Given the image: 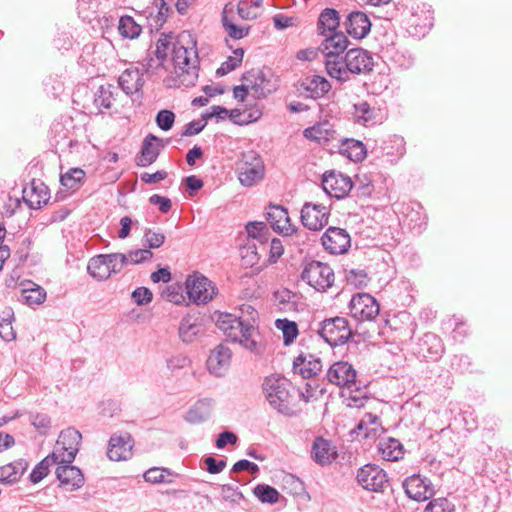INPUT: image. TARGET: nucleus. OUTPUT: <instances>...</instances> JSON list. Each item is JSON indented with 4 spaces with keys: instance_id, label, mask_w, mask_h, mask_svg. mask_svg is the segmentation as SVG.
<instances>
[{
    "instance_id": "nucleus-40",
    "label": "nucleus",
    "mask_w": 512,
    "mask_h": 512,
    "mask_svg": "<svg viewBox=\"0 0 512 512\" xmlns=\"http://www.w3.org/2000/svg\"><path fill=\"white\" fill-rule=\"evenodd\" d=\"M27 468L25 462H15L0 467V482H16Z\"/></svg>"
},
{
    "instance_id": "nucleus-33",
    "label": "nucleus",
    "mask_w": 512,
    "mask_h": 512,
    "mask_svg": "<svg viewBox=\"0 0 512 512\" xmlns=\"http://www.w3.org/2000/svg\"><path fill=\"white\" fill-rule=\"evenodd\" d=\"M340 24V17L338 11L333 8H325L319 15L317 22L318 34L327 36L337 33V28Z\"/></svg>"
},
{
    "instance_id": "nucleus-19",
    "label": "nucleus",
    "mask_w": 512,
    "mask_h": 512,
    "mask_svg": "<svg viewBox=\"0 0 512 512\" xmlns=\"http://www.w3.org/2000/svg\"><path fill=\"white\" fill-rule=\"evenodd\" d=\"M56 476L60 486L66 491L80 489L84 485V475L82 471L71 463H57Z\"/></svg>"
},
{
    "instance_id": "nucleus-25",
    "label": "nucleus",
    "mask_w": 512,
    "mask_h": 512,
    "mask_svg": "<svg viewBox=\"0 0 512 512\" xmlns=\"http://www.w3.org/2000/svg\"><path fill=\"white\" fill-rule=\"evenodd\" d=\"M161 141V139L153 134H149L144 138L141 154L136 160L138 166L147 167L156 161L160 153V146H163Z\"/></svg>"
},
{
    "instance_id": "nucleus-20",
    "label": "nucleus",
    "mask_w": 512,
    "mask_h": 512,
    "mask_svg": "<svg viewBox=\"0 0 512 512\" xmlns=\"http://www.w3.org/2000/svg\"><path fill=\"white\" fill-rule=\"evenodd\" d=\"M324 37L325 38L320 45V50L324 54L325 64L329 63L330 60L332 61L333 56H337L339 62H341L344 57L341 54L348 48V38L342 32H337Z\"/></svg>"
},
{
    "instance_id": "nucleus-62",
    "label": "nucleus",
    "mask_w": 512,
    "mask_h": 512,
    "mask_svg": "<svg viewBox=\"0 0 512 512\" xmlns=\"http://www.w3.org/2000/svg\"><path fill=\"white\" fill-rule=\"evenodd\" d=\"M204 463L207 471L211 474L220 473L226 467V461L217 460L212 456L206 457Z\"/></svg>"
},
{
    "instance_id": "nucleus-18",
    "label": "nucleus",
    "mask_w": 512,
    "mask_h": 512,
    "mask_svg": "<svg viewBox=\"0 0 512 512\" xmlns=\"http://www.w3.org/2000/svg\"><path fill=\"white\" fill-rule=\"evenodd\" d=\"M403 488L406 495L416 501H425L434 494L431 481L420 475H412L407 477L403 482Z\"/></svg>"
},
{
    "instance_id": "nucleus-27",
    "label": "nucleus",
    "mask_w": 512,
    "mask_h": 512,
    "mask_svg": "<svg viewBox=\"0 0 512 512\" xmlns=\"http://www.w3.org/2000/svg\"><path fill=\"white\" fill-rule=\"evenodd\" d=\"M300 87L305 93V96L312 99L321 98L331 89L330 83L319 75L304 78Z\"/></svg>"
},
{
    "instance_id": "nucleus-21",
    "label": "nucleus",
    "mask_w": 512,
    "mask_h": 512,
    "mask_svg": "<svg viewBox=\"0 0 512 512\" xmlns=\"http://www.w3.org/2000/svg\"><path fill=\"white\" fill-rule=\"evenodd\" d=\"M444 353V346L439 336L434 333H426L419 340L418 354L430 361H437Z\"/></svg>"
},
{
    "instance_id": "nucleus-42",
    "label": "nucleus",
    "mask_w": 512,
    "mask_h": 512,
    "mask_svg": "<svg viewBox=\"0 0 512 512\" xmlns=\"http://www.w3.org/2000/svg\"><path fill=\"white\" fill-rule=\"evenodd\" d=\"M21 299L29 306L40 305L46 299V291L42 287L31 283V287L22 289Z\"/></svg>"
},
{
    "instance_id": "nucleus-22",
    "label": "nucleus",
    "mask_w": 512,
    "mask_h": 512,
    "mask_svg": "<svg viewBox=\"0 0 512 512\" xmlns=\"http://www.w3.org/2000/svg\"><path fill=\"white\" fill-rule=\"evenodd\" d=\"M267 221L275 231L283 235H292L297 231V228L290 223L288 211L282 206L270 207L267 212Z\"/></svg>"
},
{
    "instance_id": "nucleus-1",
    "label": "nucleus",
    "mask_w": 512,
    "mask_h": 512,
    "mask_svg": "<svg viewBox=\"0 0 512 512\" xmlns=\"http://www.w3.org/2000/svg\"><path fill=\"white\" fill-rule=\"evenodd\" d=\"M258 312L249 304L240 307V315L219 313L216 316V326L232 342L239 343L247 350L259 353L258 329L256 321Z\"/></svg>"
},
{
    "instance_id": "nucleus-56",
    "label": "nucleus",
    "mask_w": 512,
    "mask_h": 512,
    "mask_svg": "<svg viewBox=\"0 0 512 512\" xmlns=\"http://www.w3.org/2000/svg\"><path fill=\"white\" fill-rule=\"evenodd\" d=\"M128 264H139L152 258L153 253L150 249H137L126 254Z\"/></svg>"
},
{
    "instance_id": "nucleus-12",
    "label": "nucleus",
    "mask_w": 512,
    "mask_h": 512,
    "mask_svg": "<svg viewBox=\"0 0 512 512\" xmlns=\"http://www.w3.org/2000/svg\"><path fill=\"white\" fill-rule=\"evenodd\" d=\"M349 308L352 317L360 321L373 320L380 311L376 299L367 293L354 295L350 301Z\"/></svg>"
},
{
    "instance_id": "nucleus-45",
    "label": "nucleus",
    "mask_w": 512,
    "mask_h": 512,
    "mask_svg": "<svg viewBox=\"0 0 512 512\" xmlns=\"http://www.w3.org/2000/svg\"><path fill=\"white\" fill-rule=\"evenodd\" d=\"M119 33L129 39L137 38L141 33V26L131 16H122L119 20Z\"/></svg>"
},
{
    "instance_id": "nucleus-26",
    "label": "nucleus",
    "mask_w": 512,
    "mask_h": 512,
    "mask_svg": "<svg viewBox=\"0 0 512 512\" xmlns=\"http://www.w3.org/2000/svg\"><path fill=\"white\" fill-rule=\"evenodd\" d=\"M294 371L303 378H311L321 371L322 363L320 358L313 354H300L293 362Z\"/></svg>"
},
{
    "instance_id": "nucleus-47",
    "label": "nucleus",
    "mask_w": 512,
    "mask_h": 512,
    "mask_svg": "<svg viewBox=\"0 0 512 512\" xmlns=\"http://www.w3.org/2000/svg\"><path fill=\"white\" fill-rule=\"evenodd\" d=\"M276 327L283 333V341L285 345H290L298 336V326L294 321L287 319H277Z\"/></svg>"
},
{
    "instance_id": "nucleus-41",
    "label": "nucleus",
    "mask_w": 512,
    "mask_h": 512,
    "mask_svg": "<svg viewBox=\"0 0 512 512\" xmlns=\"http://www.w3.org/2000/svg\"><path fill=\"white\" fill-rule=\"evenodd\" d=\"M85 172L80 168H71L60 177V182L68 190L76 191L83 184Z\"/></svg>"
},
{
    "instance_id": "nucleus-31",
    "label": "nucleus",
    "mask_w": 512,
    "mask_h": 512,
    "mask_svg": "<svg viewBox=\"0 0 512 512\" xmlns=\"http://www.w3.org/2000/svg\"><path fill=\"white\" fill-rule=\"evenodd\" d=\"M142 74L137 68H128L118 78L120 88L127 95L139 92L143 86Z\"/></svg>"
},
{
    "instance_id": "nucleus-43",
    "label": "nucleus",
    "mask_w": 512,
    "mask_h": 512,
    "mask_svg": "<svg viewBox=\"0 0 512 512\" xmlns=\"http://www.w3.org/2000/svg\"><path fill=\"white\" fill-rule=\"evenodd\" d=\"M307 139L316 141L318 143L328 142L331 136V129L328 123H322L306 128L303 132Z\"/></svg>"
},
{
    "instance_id": "nucleus-17",
    "label": "nucleus",
    "mask_w": 512,
    "mask_h": 512,
    "mask_svg": "<svg viewBox=\"0 0 512 512\" xmlns=\"http://www.w3.org/2000/svg\"><path fill=\"white\" fill-rule=\"evenodd\" d=\"M322 245L331 254H344L350 247V236L345 229L329 227L322 238Z\"/></svg>"
},
{
    "instance_id": "nucleus-54",
    "label": "nucleus",
    "mask_w": 512,
    "mask_h": 512,
    "mask_svg": "<svg viewBox=\"0 0 512 512\" xmlns=\"http://www.w3.org/2000/svg\"><path fill=\"white\" fill-rule=\"evenodd\" d=\"M175 120V115L170 110H160L156 115L157 126L163 130L168 131L172 128Z\"/></svg>"
},
{
    "instance_id": "nucleus-51",
    "label": "nucleus",
    "mask_w": 512,
    "mask_h": 512,
    "mask_svg": "<svg viewBox=\"0 0 512 512\" xmlns=\"http://www.w3.org/2000/svg\"><path fill=\"white\" fill-rule=\"evenodd\" d=\"M382 152L386 156L400 157L405 152L404 141L402 137L394 136L389 143L385 142L382 146Z\"/></svg>"
},
{
    "instance_id": "nucleus-9",
    "label": "nucleus",
    "mask_w": 512,
    "mask_h": 512,
    "mask_svg": "<svg viewBox=\"0 0 512 512\" xmlns=\"http://www.w3.org/2000/svg\"><path fill=\"white\" fill-rule=\"evenodd\" d=\"M82 440L81 433L75 428H67L61 431L52 453L59 463H72L79 451Z\"/></svg>"
},
{
    "instance_id": "nucleus-64",
    "label": "nucleus",
    "mask_w": 512,
    "mask_h": 512,
    "mask_svg": "<svg viewBox=\"0 0 512 512\" xmlns=\"http://www.w3.org/2000/svg\"><path fill=\"white\" fill-rule=\"evenodd\" d=\"M0 337L5 341L15 339L16 334L9 319H2L0 321Z\"/></svg>"
},
{
    "instance_id": "nucleus-11",
    "label": "nucleus",
    "mask_w": 512,
    "mask_h": 512,
    "mask_svg": "<svg viewBox=\"0 0 512 512\" xmlns=\"http://www.w3.org/2000/svg\"><path fill=\"white\" fill-rule=\"evenodd\" d=\"M357 481L364 489L373 492H383L388 486L385 471L372 464L364 465L358 470Z\"/></svg>"
},
{
    "instance_id": "nucleus-35",
    "label": "nucleus",
    "mask_w": 512,
    "mask_h": 512,
    "mask_svg": "<svg viewBox=\"0 0 512 512\" xmlns=\"http://www.w3.org/2000/svg\"><path fill=\"white\" fill-rule=\"evenodd\" d=\"M23 198L30 208L38 209L49 200L48 188L43 183L33 182L31 188L23 190Z\"/></svg>"
},
{
    "instance_id": "nucleus-57",
    "label": "nucleus",
    "mask_w": 512,
    "mask_h": 512,
    "mask_svg": "<svg viewBox=\"0 0 512 512\" xmlns=\"http://www.w3.org/2000/svg\"><path fill=\"white\" fill-rule=\"evenodd\" d=\"M152 298V292L146 287H139L132 292V299L137 305L148 304Z\"/></svg>"
},
{
    "instance_id": "nucleus-16",
    "label": "nucleus",
    "mask_w": 512,
    "mask_h": 512,
    "mask_svg": "<svg viewBox=\"0 0 512 512\" xmlns=\"http://www.w3.org/2000/svg\"><path fill=\"white\" fill-rule=\"evenodd\" d=\"M232 358V351L225 344L221 343L211 350L206 366L210 374L215 377H223L229 370Z\"/></svg>"
},
{
    "instance_id": "nucleus-63",
    "label": "nucleus",
    "mask_w": 512,
    "mask_h": 512,
    "mask_svg": "<svg viewBox=\"0 0 512 512\" xmlns=\"http://www.w3.org/2000/svg\"><path fill=\"white\" fill-rule=\"evenodd\" d=\"M149 202L152 205H157L162 213H168L171 209V200L167 197L154 194L149 198Z\"/></svg>"
},
{
    "instance_id": "nucleus-32",
    "label": "nucleus",
    "mask_w": 512,
    "mask_h": 512,
    "mask_svg": "<svg viewBox=\"0 0 512 512\" xmlns=\"http://www.w3.org/2000/svg\"><path fill=\"white\" fill-rule=\"evenodd\" d=\"M377 449L382 459L386 461H398L404 455L402 444L399 440L392 437L380 439Z\"/></svg>"
},
{
    "instance_id": "nucleus-7",
    "label": "nucleus",
    "mask_w": 512,
    "mask_h": 512,
    "mask_svg": "<svg viewBox=\"0 0 512 512\" xmlns=\"http://www.w3.org/2000/svg\"><path fill=\"white\" fill-rule=\"evenodd\" d=\"M319 335L330 346H339L347 343L352 337L353 331L345 317L337 316L325 319L321 323Z\"/></svg>"
},
{
    "instance_id": "nucleus-37",
    "label": "nucleus",
    "mask_w": 512,
    "mask_h": 512,
    "mask_svg": "<svg viewBox=\"0 0 512 512\" xmlns=\"http://www.w3.org/2000/svg\"><path fill=\"white\" fill-rule=\"evenodd\" d=\"M248 237L259 243L261 252L266 251L267 241L269 240V229L264 222H249L246 225Z\"/></svg>"
},
{
    "instance_id": "nucleus-44",
    "label": "nucleus",
    "mask_w": 512,
    "mask_h": 512,
    "mask_svg": "<svg viewBox=\"0 0 512 512\" xmlns=\"http://www.w3.org/2000/svg\"><path fill=\"white\" fill-rule=\"evenodd\" d=\"M59 463L57 458L53 457V454L48 455L43 460H41L30 473V480L32 483H39L44 479L45 476L49 473V467L52 464Z\"/></svg>"
},
{
    "instance_id": "nucleus-36",
    "label": "nucleus",
    "mask_w": 512,
    "mask_h": 512,
    "mask_svg": "<svg viewBox=\"0 0 512 512\" xmlns=\"http://www.w3.org/2000/svg\"><path fill=\"white\" fill-rule=\"evenodd\" d=\"M202 332V324L198 318L184 317L179 325V336L185 343H191Z\"/></svg>"
},
{
    "instance_id": "nucleus-23",
    "label": "nucleus",
    "mask_w": 512,
    "mask_h": 512,
    "mask_svg": "<svg viewBox=\"0 0 512 512\" xmlns=\"http://www.w3.org/2000/svg\"><path fill=\"white\" fill-rule=\"evenodd\" d=\"M346 31L356 39L364 38L371 28V22L368 16L361 11L351 12L345 21Z\"/></svg>"
},
{
    "instance_id": "nucleus-13",
    "label": "nucleus",
    "mask_w": 512,
    "mask_h": 512,
    "mask_svg": "<svg viewBox=\"0 0 512 512\" xmlns=\"http://www.w3.org/2000/svg\"><path fill=\"white\" fill-rule=\"evenodd\" d=\"M134 444V439L129 433H114L108 442L107 457L112 461L129 460L133 456Z\"/></svg>"
},
{
    "instance_id": "nucleus-29",
    "label": "nucleus",
    "mask_w": 512,
    "mask_h": 512,
    "mask_svg": "<svg viewBox=\"0 0 512 512\" xmlns=\"http://www.w3.org/2000/svg\"><path fill=\"white\" fill-rule=\"evenodd\" d=\"M117 256H106L105 254H100L92 257L87 265V271L91 277L98 281L106 280L113 273L110 264L111 258H116Z\"/></svg>"
},
{
    "instance_id": "nucleus-61",
    "label": "nucleus",
    "mask_w": 512,
    "mask_h": 512,
    "mask_svg": "<svg viewBox=\"0 0 512 512\" xmlns=\"http://www.w3.org/2000/svg\"><path fill=\"white\" fill-rule=\"evenodd\" d=\"M222 497L224 500H229L231 502H237L238 500L243 498V495L238 488H234L229 484H224L221 486Z\"/></svg>"
},
{
    "instance_id": "nucleus-14",
    "label": "nucleus",
    "mask_w": 512,
    "mask_h": 512,
    "mask_svg": "<svg viewBox=\"0 0 512 512\" xmlns=\"http://www.w3.org/2000/svg\"><path fill=\"white\" fill-rule=\"evenodd\" d=\"M329 209L322 204L306 202L301 209V222L304 227L312 231H319L327 225Z\"/></svg>"
},
{
    "instance_id": "nucleus-39",
    "label": "nucleus",
    "mask_w": 512,
    "mask_h": 512,
    "mask_svg": "<svg viewBox=\"0 0 512 512\" xmlns=\"http://www.w3.org/2000/svg\"><path fill=\"white\" fill-rule=\"evenodd\" d=\"M341 153L354 162L365 158L366 149L362 142L355 139H345L341 145Z\"/></svg>"
},
{
    "instance_id": "nucleus-2",
    "label": "nucleus",
    "mask_w": 512,
    "mask_h": 512,
    "mask_svg": "<svg viewBox=\"0 0 512 512\" xmlns=\"http://www.w3.org/2000/svg\"><path fill=\"white\" fill-rule=\"evenodd\" d=\"M172 63L175 74L178 77H183L184 85L195 84L198 78L199 57L197 40L189 31L181 32L173 43Z\"/></svg>"
},
{
    "instance_id": "nucleus-15",
    "label": "nucleus",
    "mask_w": 512,
    "mask_h": 512,
    "mask_svg": "<svg viewBox=\"0 0 512 512\" xmlns=\"http://www.w3.org/2000/svg\"><path fill=\"white\" fill-rule=\"evenodd\" d=\"M323 190L330 196L342 199L351 191L353 184L350 177L335 171H328L322 177Z\"/></svg>"
},
{
    "instance_id": "nucleus-5",
    "label": "nucleus",
    "mask_w": 512,
    "mask_h": 512,
    "mask_svg": "<svg viewBox=\"0 0 512 512\" xmlns=\"http://www.w3.org/2000/svg\"><path fill=\"white\" fill-rule=\"evenodd\" d=\"M291 383L284 377L271 375L264 380L263 392L269 405L285 416L296 413Z\"/></svg>"
},
{
    "instance_id": "nucleus-55",
    "label": "nucleus",
    "mask_w": 512,
    "mask_h": 512,
    "mask_svg": "<svg viewBox=\"0 0 512 512\" xmlns=\"http://www.w3.org/2000/svg\"><path fill=\"white\" fill-rule=\"evenodd\" d=\"M31 424L39 433L45 435L51 427V420L48 415L38 413L31 416Z\"/></svg>"
},
{
    "instance_id": "nucleus-53",
    "label": "nucleus",
    "mask_w": 512,
    "mask_h": 512,
    "mask_svg": "<svg viewBox=\"0 0 512 512\" xmlns=\"http://www.w3.org/2000/svg\"><path fill=\"white\" fill-rule=\"evenodd\" d=\"M425 512H454V505L446 498H437L428 503Z\"/></svg>"
},
{
    "instance_id": "nucleus-46",
    "label": "nucleus",
    "mask_w": 512,
    "mask_h": 512,
    "mask_svg": "<svg viewBox=\"0 0 512 512\" xmlns=\"http://www.w3.org/2000/svg\"><path fill=\"white\" fill-rule=\"evenodd\" d=\"M253 494L262 503L275 504L278 502L280 494L272 486L267 484H258L253 489Z\"/></svg>"
},
{
    "instance_id": "nucleus-10",
    "label": "nucleus",
    "mask_w": 512,
    "mask_h": 512,
    "mask_svg": "<svg viewBox=\"0 0 512 512\" xmlns=\"http://www.w3.org/2000/svg\"><path fill=\"white\" fill-rule=\"evenodd\" d=\"M185 287L189 299L197 305L211 301L217 292L212 282L197 272L187 277Z\"/></svg>"
},
{
    "instance_id": "nucleus-8",
    "label": "nucleus",
    "mask_w": 512,
    "mask_h": 512,
    "mask_svg": "<svg viewBox=\"0 0 512 512\" xmlns=\"http://www.w3.org/2000/svg\"><path fill=\"white\" fill-rule=\"evenodd\" d=\"M238 179L243 186L251 187L264 177L265 166L261 157L254 151L243 153L238 167Z\"/></svg>"
},
{
    "instance_id": "nucleus-59",
    "label": "nucleus",
    "mask_w": 512,
    "mask_h": 512,
    "mask_svg": "<svg viewBox=\"0 0 512 512\" xmlns=\"http://www.w3.org/2000/svg\"><path fill=\"white\" fill-rule=\"evenodd\" d=\"M269 247V260L276 262L283 254V245L280 239L273 238L270 243H267L266 249Z\"/></svg>"
},
{
    "instance_id": "nucleus-60",
    "label": "nucleus",
    "mask_w": 512,
    "mask_h": 512,
    "mask_svg": "<svg viewBox=\"0 0 512 512\" xmlns=\"http://www.w3.org/2000/svg\"><path fill=\"white\" fill-rule=\"evenodd\" d=\"M272 19L274 27L278 30H284L286 28L292 27L296 22L294 17L286 16L284 14H276Z\"/></svg>"
},
{
    "instance_id": "nucleus-50",
    "label": "nucleus",
    "mask_w": 512,
    "mask_h": 512,
    "mask_svg": "<svg viewBox=\"0 0 512 512\" xmlns=\"http://www.w3.org/2000/svg\"><path fill=\"white\" fill-rule=\"evenodd\" d=\"M111 85H101L97 90L94 98V103L97 107L109 109L114 100Z\"/></svg>"
},
{
    "instance_id": "nucleus-58",
    "label": "nucleus",
    "mask_w": 512,
    "mask_h": 512,
    "mask_svg": "<svg viewBox=\"0 0 512 512\" xmlns=\"http://www.w3.org/2000/svg\"><path fill=\"white\" fill-rule=\"evenodd\" d=\"M145 242L150 249L159 248L165 241V236L159 232L147 230L144 235Z\"/></svg>"
},
{
    "instance_id": "nucleus-4",
    "label": "nucleus",
    "mask_w": 512,
    "mask_h": 512,
    "mask_svg": "<svg viewBox=\"0 0 512 512\" xmlns=\"http://www.w3.org/2000/svg\"><path fill=\"white\" fill-rule=\"evenodd\" d=\"M374 59L371 53L363 48H352L348 50L341 62L337 56L326 63V71L331 78L340 82L350 80L352 74H366L373 70Z\"/></svg>"
},
{
    "instance_id": "nucleus-34",
    "label": "nucleus",
    "mask_w": 512,
    "mask_h": 512,
    "mask_svg": "<svg viewBox=\"0 0 512 512\" xmlns=\"http://www.w3.org/2000/svg\"><path fill=\"white\" fill-rule=\"evenodd\" d=\"M241 80L246 84L249 91H252L255 98H264L270 92V90L265 89L264 84L266 80L260 70H250L245 72L242 75Z\"/></svg>"
},
{
    "instance_id": "nucleus-24",
    "label": "nucleus",
    "mask_w": 512,
    "mask_h": 512,
    "mask_svg": "<svg viewBox=\"0 0 512 512\" xmlns=\"http://www.w3.org/2000/svg\"><path fill=\"white\" fill-rule=\"evenodd\" d=\"M337 452L329 440L316 437L311 447V458L319 465L324 466L335 460Z\"/></svg>"
},
{
    "instance_id": "nucleus-48",
    "label": "nucleus",
    "mask_w": 512,
    "mask_h": 512,
    "mask_svg": "<svg viewBox=\"0 0 512 512\" xmlns=\"http://www.w3.org/2000/svg\"><path fill=\"white\" fill-rule=\"evenodd\" d=\"M172 472H170L168 469L165 468H159L154 467L147 470L143 477L146 482H150L153 484H159V483H171L172 480L170 477H172Z\"/></svg>"
},
{
    "instance_id": "nucleus-38",
    "label": "nucleus",
    "mask_w": 512,
    "mask_h": 512,
    "mask_svg": "<svg viewBox=\"0 0 512 512\" xmlns=\"http://www.w3.org/2000/svg\"><path fill=\"white\" fill-rule=\"evenodd\" d=\"M298 299V295L288 289H281L273 294V301L275 306L284 312L296 310Z\"/></svg>"
},
{
    "instance_id": "nucleus-28",
    "label": "nucleus",
    "mask_w": 512,
    "mask_h": 512,
    "mask_svg": "<svg viewBox=\"0 0 512 512\" xmlns=\"http://www.w3.org/2000/svg\"><path fill=\"white\" fill-rule=\"evenodd\" d=\"M352 114L355 122L365 126H372L381 121L380 110L366 101L355 103Z\"/></svg>"
},
{
    "instance_id": "nucleus-6",
    "label": "nucleus",
    "mask_w": 512,
    "mask_h": 512,
    "mask_svg": "<svg viewBox=\"0 0 512 512\" xmlns=\"http://www.w3.org/2000/svg\"><path fill=\"white\" fill-rule=\"evenodd\" d=\"M301 278L315 290L324 292L333 285L335 275L328 264L311 261L304 267Z\"/></svg>"
},
{
    "instance_id": "nucleus-52",
    "label": "nucleus",
    "mask_w": 512,
    "mask_h": 512,
    "mask_svg": "<svg viewBox=\"0 0 512 512\" xmlns=\"http://www.w3.org/2000/svg\"><path fill=\"white\" fill-rule=\"evenodd\" d=\"M172 39L173 37L171 35L161 34L160 38L156 43V49L154 51V54L159 60L160 65H162L165 59L167 58L170 45H173L174 43L172 42Z\"/></svg>"
},
{
    "instance_id": "nucleus-3",
    "label": "nucleus",
    "mask_w": 512,
    "mask_h": 512,
    "mask_svg": "<svg viewBox=\"0 0 512 512\" xmlns=\"http://www.w3.org/2000/svg\"><path fill=\"white\" fill-rule=\"evenodd\" d=\"M357 372L354 367L346 361L333 363L327 373V380L343 389L342 395L348 401L350 407H362L366 400L367 390L356 380Z\"/></svg>"
},
{
    "instance_id": "nucleus-30",
    "label": "nucleus",
    "mask_w": 512,
    "mask_h": 512,
    "mask_svg": "<svg viewBox=\"0 0 512 512\" xmlns=\"http://www.w3.org/2000/svg\"><path fill=\"white\" fill-rule=\"evenodd\" d=\"M213 408V400L204 398L198 400L186 412L185 420L191 424H199L208 420L211 416Z\"/></svg>"
},
{
    "instance_id": "nucleus-49",
    "label": "nucleus",
    "mask_w": 512,
    "mask_h": 512,
    "mask_svg": "<svg viewBox=\"0 0 512 512\" xmlns=\"http://www.w3.org/2000/svg\"><path fill=\"white\" fill-rule=\"evenodd\" d=\"M226 13H227V5L225 6V8L222 12V24H223L225 31L228 33V35L235 40H239V39H242L245 36H247L250 28L249 27L243 28V27H239V26L235 25L228 19Z\"/></svg>"
}]
</instances>
